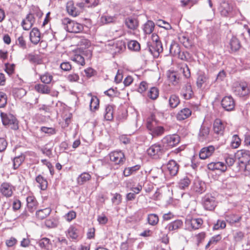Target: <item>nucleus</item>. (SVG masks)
<instances>
[{
    "mask_svg": "<svg viewBox=\"0 0 250 250\" xmlns=\"http://www.w3.org/2000/svg\"><path fill=\"white\" fill-rule=\"evenodd\" d=\"M62 23L64 26L66 31L72 33H79L82 32L84 29L83 25L72 20L68 18H65L62 20Z\"/></svg>",
    "mask_w": 250,
    "mask_h": 250,
    "instance_id": "obj_1",
    "label": "nucleus"
},
{
    "mask_svg": "<svg viewBox=\"0 0 250 250\" xmlns=\"http://www.w3.org/2000/svg\"><path fill=\"white\" fill-rule=\"evenodd\" d=\"M161 144L156 143L151 145L146 150L147 155L152 159L158 160L164 153V149Z\"/></svg>",
    "mask_w": 250,
    "mask_h": 250,
    "instance_id": "obj_2",
    "label": "nucleus"
},
{
    "mask_svg": "<svg viewBox=\"0 0 250 250\" xmlns=\"http://www.w3.org/2000/svg\"><path fill=\"white\" fill-rule=\"evenodd\" d=\"M235 157L238 161L239 170L241 171L243 166H245L250 161V151L245 149L237 150L235 154Z\"/></svg>",
    "mask_w": 250,
    "mask_h": 250,
    "instance_id": "obj_3",
    "label": "nucleus"
},
{
    "mask_svg": "<svg viewBox=\"0 0 250 250\" xmlns=\"http://www.w3.org/2000/svg\"><path fill=\"white\" fill-rule=\"evenodd\" d=\"M218 9L222 16L232 17L234 15L233 6L228 0H222Z\"/></svg>",
    "mask_w": 250,
    "mask_h": 250,
    "instance_id": "obj_4",
    "label": "nucleus"
},
{
    "mask_svg": "<svg viewBox=\"0 0 250 250\" xmlns=\"http://www.w3.org/2000/svg\"><path fill=\"white\" fill-rule=\"evenodd\" d=\"M234 92L240 97L248 96L250 94V85L246 82H241L236 85Z\"/></svg>",
    "mask_w": 250,
    "mask_h": 250,
    "instance_id": "obj_5",
    "label": "nucleus"
},
{
    "mask_svg": "<svg viewBox=\"0 0 250 250\" xmlns=\"http://www.w3.org/2000/svg\"><path fill=\"white\" fill-rule=\"evenodd\" d=\"M163 144V146L167 148H171L177 145L180 141V137L176 134L171 135H167L165 136L162 140Z\"/></svg>",
    "mask_w": 250,
    "mask_h": 250,
    "instance_id": "obj_6",
    "label": "nucleus"
},
{
    "mask_svg": "<svg viewBox=\"0 0 250 250\" xmlns=\"http://www.w3.org/2000/svg\"><path fill=\"white\" fill-rule=\"evenodd\" d=\"M148 51L154 57L157 58L163 51L162 42H147V47L145 49Z\"/></svg>",
    "mask_w": 250,
    "mask_h": 250,
    "instance_id": "obj_7",
    "label": "nucleus"
},
{
    "mask_svg": "<svg viewBox=\"0 0 250 250\" xmlns=\"http://www.w3.org/2000/svg\"><path fill=\"white\" fill-rule=\"evenodd\" d=\"M203 205L206 210H212L217 206V202L214 197L211 194L205 195L202 200Z\"/></svg>",
    "mask_w": 250,
    "mask_h": 250,
    "instance_id": "obj_8",
    "label": "nucleus"
},
{
    "mask_svg": "<svg viewBox=\"0 0 250 250\" xmlns=\"http://www.w3.org/2000/svg\"><path fill=\"white\" fill-rule=\"evenodd\" d=\"M221 105L226 111L233 110L235 107V102L231 96H225L221 101Z\"/></svg>",
    "mask_w": 250,
    "mask_h": 250,
    "instance_id": "obj_9",
    "label": "nucleus"
},
{
    "mask_svg": "<svg viewBox=\"0 0 250 250\" xmlns=\"http://www.w3.org/2000/svg\"><path fill=\"white\" fill-rule=\"evenodd\" d=\"M14 187L9 183L3 182L0 187V192L2 195L6 197L12 196Z\"/></svg>",
    "mask_w": 250,
    "mask_h": 250,
    "instance_id": "obj_10",
    "label": "nucleus"
},
{
    "mask_svg": "<svg viewBox=\"0 0 250 250\" xmlns=\"http://www.w3.org/2000/svg\"><path fill=\"white\" fill-rule=\"evenodd\" d=\"M35 21L34 17L31 14L27 15L25 19H23L21 23V25L23 30H29L33 25Z\"/></svg>",
    "mask_w": 250,
    "mask_h": 250,
    "instance_id": "obj_11",
    "label": "nucleus"
},
{
    "mask_svg": "<svg viewBox=\"0 0 250 250\" xmlns=\"http://www.w3.org/2000/svg\"><path fill=\"white\" fill-rule=\"evenodd\" d=\"M167 168L169 174L172 176H175L179 169V165L173 160H170L167 164Z\"/></svg>",
    "mask_w": 250,
    "mask_h": 250,
    "instance_id": "obj_12",
    "label": "nucleus"
},
{
    "mask_svg": "<svg viewBox=\"0 0 250 250\" xmlns=\"http://www.w3.org/2000/svg\"><path fill=\"white\" fill-rule=\"evenodd\" d=\"M66 235L68 238L73 240H77L79 236V230L76 226L70 225L65 232Z\"/></svg>",
    "mask_w": 250,
    "mask_h": 250,
    "instance_id": "obj_13",
    "label": "nucleus"
},
{
    "mask_svg": "<svg viewBox=\"0 0 250 250\" xmlns=\"http://www.w3.org/2000/svg\"><path fill=\"white\" fill-rule=\"evenodd\" d=\"M225 124L219 119H216L213 123V131L215 133L223 135L225 128Z\"/></svg>",
    "mask_w": 250,
    "mask_h": 250,
    "instance_id": "obj_14",
    "label": "nucleus"
},
{
    "mask_svg": "<svg viewBox=\"0 0 250 250\" xmlns=\"http://www.w3.org/2000/svg\"><path fill=\"white\" fill-rule=\"evenodd\" d=\"M215 149L213 146L210 145L202 148L199 152V157L201 159H206L213 153Z\"/></svg>",
    "mask_w": 250,
    "mask_h": 250,
    "instance_id": "obj_15",
    "label": "nucleus"
},
{
    "mask_svg": "<svg viewBox=\"0 0 250 250\" xmlns=\"http://www.w3.org/2000/svg\"><path fill=\"white\" fill-rule=\"evenodd\" d=\"M66 8L68 14L74 17L79 16L81 13V10L75 6L74 2L72 0L67 2Z\"/></svg>",
    "mask_w": 250,
    "mask_h": 250,
    "instance_id": "obj_16",
    "label": "nucleus"
},
{
    "mask_svg": "<svg viewBox=\"0 0 250 250\" xmlns=\"http://www.w3.org/2000/svg\"><path fill=\"white\" fill-rule=\"evenodd\" d=\"M27 208L31 212H34L38 208L39 203L35 197L33 195H30L26 198Z\"/></svg>",
    "mask_w": 250,
    "mask_h": 250,
    "instance_id": "obj_17",
    "label": "nucleus"
},
{
    "mask_svg": "<svg viewBox=\"0 0 250 250\" xmlns=\"http://www.w3.org/2000/svg\"><path fill=\"white\" fill-rule=\"evenodd\" d=\"M208 167L209 170H218L221 172H225L227 169L226 165L222 162H211L208 165Z\"/></svg>",
    "mask_w": 250,
    "mask_h": 250,
    "instance_id": "obj_18",
    "label": "nucleus"
},
{
    "mask_svg": "<svg viewBox=\"0 0 250 250\" xmlns=\"http://www.w3.org/2000/svg\"><path fill=\"white\" fill-rule=\"evenodd\" d=\"M29 38L30 42L34 45H37L41 40L40 30L37 28H33L30 32Z\"/></svg>",
    "mask_w": 250,
    "mask_h": 250,
    "instance_id": "obj_19",
    "label": "nucleus"
},
{
    "mask_svg": "<svg viewBox=\"0 0 250 250\" xmlns=\"http://www.w3.org/2000/svg\"><path fill=\"white\" fill-rule=\"evenodd\" d=\"M241 45L240 41L236 37L233 36L229 42V52H235L239 50Z\"/></svg>",
    "mask_w": 250,
    "mask_h": 250,
    "instance_id": "obj_20",
    "label": "nucleus"
},
{
    "mask_svg": "<svg viewBox=\"0 0 250 250\" xmlns=\"http://www.w3.org/2000/svg\"><path fill=\"white\" fill-rule=\"evenodd\" d=\"M209 77L208 75L203 72H199L197 74L196 85L198 88L202 87L204 84H207L208 83Z\"/></svg>",
    "mask_w": 250,
    "mask_h": 250,
    "instance_id": "obj_21",
    "label": "nucleus"
},
{
    "mask_svg": "<svg viewBox=\"0 0 250 250\" xmlns=\"http://www.w3.org/2000/svg\"><path fill=\"white\" fill-rule=\"evenodd\" d=\"M183 225V221L181 220L178 219L169 223L166 226H165L163 229L167 230V232H168L171 231L177 230L180 229L182 228Z\"/></svg>",
    "mask_w": 250,
    "mask_h": 250,
    "instance_id": "obj_22",
    "label": "nucleus"
},
{
    "mask_svg": "<svg viewBox=\"0 0 250 250\" xmlns=\"http://www.w3.org/2000/svg\"><path fill=\"white\" fill-rule=\"evenodd\" d=\"M210 129L208 127L202 125L198 134V139L201 142H204L208 139Z\"/></svg>",
    "mask_w": 250,
    "mask_h": 250,
    "instance_id": "obj_23",
    "label": "nucleus"
},
{
    "mask_svg": "<svg viewBox=\"0 0 250 250\" xmlns=\"http://www.w3.org/2000/svg\"><path fill=\"white\" fill-rule=\"evenodd\" d=\"M124 157V153L121 151H113L109 154L110 160L116 164H119L123 162Z\"/></svg>",
    "mask_w": 250,
    "mask_h": 250,
    "instance_id": "obj_24",
    "label": "nucleus"
},
{
    "mask_svg": "<svg viewBox=\"0 0 250 250\" xmlns=\"http://www.w3.org/2000/svg\"><path fill=\"white\" fill-rule=\"evenodd\" d=\"M139 26V21L135 16H130L126 19V27L128 29H137Z\"/></svg>",
    "mask_w": 250,
    "mask_h": 250,
    "instance_id": "obj_25",
    "label": "nucleus"
},
{
    "mask_svg": "<svg viewBox=\"0 0 250 250\" xmlns=\"http://www.w3.org/2000/svg\"><path fill=\"white\" fill-rule=\"evenodd\" d=\"M2 123L4 125H10L14 124L16 121L15 117L11 114H6L3 112L0 113Z\"/></svg>",
    "mask_w": 250,
    "mask_h": 250,
    "instance_id": "obj_26",
    "label": "nucleus"
},
{
    "mask_svg": "<svg viewBox=\"0 0 250 250\" xmlns=\"http://www.w3.org/2000/svg\"><path fill=\"white\" fill-rule=\"evenodd\" d=\"M92 176L89 173L83 172L79 175L77 178V183L79 186H82L89 182L91 179Z\"/></svg>",
    "mask_w": 250,
    "mask_h": 250,
    "instance_id": "obj_27",
    "label": "nucleus"
},
{
    "mask_svg": "<svg viewBox=\"0 0 250 250\" xmlns=\"http://www.w3.org/2000/svg\"><path fill=\"white\" fill-rule=\"evenodd\" d=\"M168 81L173 85H176L179 83L180 79L178 73L173 71L168 70L167 72Z\"/></svg>",
    "mask_w": 250,
    "mask_h": 250,
    "instance_id": "obj_28",
    "label": "nucleus"
},
{
    "mask_svg": "<svg viewBox=\"0 0 250 250\" xmlns=\"http://www.w3.org/2000/svg\"><path fill=\"white\" fill-rule=\"evenodd\" d=\"M127 41V45L128 50L132 52H139L141 49L140 44L135 40L126 38Z\"/></svg>",
    "mask_w": 250,
    "mask_h": 250,
    "instance_id": "obj_29",
    "label": "nucleus"
},
{
    "mask_svg": "<svg viewBox=\"0 0 250 250\" xmlns=\"http://www.w3.org/2000/svg\"><path fill=\"white\" fill-rule=\"evenodd\" d=\"M126 187L136 193H139L142 189V186L139 184L136 186V183L133 180H128L126 182Z\"/></svg>",
    "mask_w": 250,
    "mask_h": 250,
    "instance_id": "obj_30",
    "label": "nucleus"
},
{
    "mask_svg": "<svg viewBox=\"0 0 250 250\" xmlns=\"http://www.w3.org/2000/svg\"><path fill=\"white\" fill-rule=\"evenodd\" d=\"M178 39L180 42L182 43L186 48H190L193 44L192 40L190 39L187 34H183L180 35Z\"/></svg>",
    "mask_w": 250,
    "mask_h": 250,
    "instance_id": "obj_31",
    "label": "nucleus"
},
{
    "mask_svg": "<svg viewBox=\"0 0 250 250\" xmlns=\"http://www.w3.org/2000/svg\"><path fill=\"white\" fill-rule=\"evenodd\" d=\"M34 89L37 92L42 94H50L51 92V88L44 83L36 84Z\"/></svg>",
    "mask_w": 250,
    "mask_h": 250,
    "instance_id": "obj_32",
    "label": "nucleus"
},
{
    "mask_svg": "<svg viewBox=\"0 0 250 250\" xmlns=\"http://www.w3.org/2000/svg\"><path fill=\"white\" fill-rule=\"evenodd\" d=\"M191 115V110L188 108H184L178 112L176 118L178 121H183L188 118Z\"/></svg>",
    "mask_w": 250,
    "mask_h": 250,
    "instance_id": "obj_33",
    "label": "nucleus"
},
{
    "mask_svg": "<svg viewBox=\"0 0 250 250\" xmlns=\"http://www.w3.org/2000/svg\"><path fill=\"white\" fill-rule=\"evenodd\" d=\"M193 95L192 87L189 83L186 84L182 89V96L186 100L191 99Z\"/></svg>",
    "mask_w": 250,
    "mask_h": 250,
    "instance_id": "obj_34",
    "label": "nucleus"
},
{
    "mask_svg": "<svg viewBox=\"0 0 250 250\" xmlns=\"http://www.w3.org/2000/svg\"><path fill=\"white\" fill-rule=\"evenodd\" d=\"M50 208H46L37 210L36 212V216L39 220H43L46 218L51 212Z\"/></svg>",
    "mask_w": 250,
    "mask_h": 250,
    "instance_id": "obj_35",
    "label": "nucleus"
},
{
    "mask_svg": "<svg viewBox=\"0 0 250 250\" xmlns=\"http://www.w3.org/2000/svg\"><path fill=\"white\" fill-rule=\"evenodd\" d=\"M158 125V121L155 118L154 114H151L150 117L147 119L146 121V127L150 131L155 127Z\"/></svg>",
    "mask_w": 250,
    "mask_h": 250,
    "instance_id": "obj_36",
    "label": "nucleus"
},
{
    "mask_svg": "<svg viewBox=\"0 0 250 250\" xmlns=\"http://www.w3.org/2000/svg\"><path fill=\"white\" fill-rule=\"evenodd\" d=\"M91 97L90 103V109L91 111H94L99 107V100L96 96H93L91 93L88 95Z\"/></svg>",
    "mask_w": 250,
    "mask_h": 250,
    "instance_id": "obj_37",
    "label": "nucleus"
},
{
    "mask_svg": "<svg viewBox=\"0 0 250 250\" xmlns=\"http://www.w3.org/2000/svg\"><path fill=\"white\" fill-rule=\"evenodd\" d=\"M155 24L151 20H148L143 25V31L146 34H150L154 30Z\"/></svg>",
    "mask_w": 250,
    "mask_h": 250,
    "instance_id": "obj_38",
    "label": "nucleus"
},
{
    "mask_svg": "<svg viewBox=\"0 0 250 250\" xmlns=\"http://www.w3.org/2000/svg\"><path fill=\"white\" fill-rule=\"evenodd\" d=\"M27 58L30 62L37 64H42L43 62L42 58L38 54H29Z\"/></svg>",
    "mask_w": 250,
    "mask_h": 250,
    "instance_id": "obj_39",
    "label": "nucleus"
},
{
    "mask_svg": "<svg viewBox=\"0 0 250 250\" xmlns=\"http://www.w3.org/2000/svg\"><path fill=\"white\" fill-rule=\"evenodd\" d=\"M36 182L39 184V188L43 190H46L48 187V182L41 175H39L36 178Z\"/></svg>",
    "mask_w": 250,
    "mask_h": 250,
    "instance_id": "obj_40",
    "label": "nucleus"
},
{
    "mask_svg": "<svg viewBox=\"0 0 250 250\" xmlns=\"http://www.w3.org/2000/svg\"><path fill=\"white\" fill-rule=\"evenodd\" d=\"M190 222L192 229H197L201 228L203 224V220L201 218H193L190 220Z\"/></svg>",
    "mask_w": 250,
    "mask_h": 250,
    "instance_id": "obj_41",
    "label": "nucleus"
},
{
    "mask_svg": "<svg viewBox=\"0 0 250 250\" xmlns=\"http://www.w3.org/2000/svg\"><path fill=\"white\" fill-rule=\"evenodd\" d=\"M169 105L172 108L176 107L180 103V100L178 96L171 95L168 100Z\"/></svg>",
    "mask_w": 250,
    "mask_h": 250,
    "instance_id": "obj_42",
    "label": "nucleus"
},
{
    "mask_svg": "<svg viewBox=\"0 0 250 250\" xmlns=\"http://www.w3.org/2000/svg\"><path fill=\"white\" fill-rule=\"evenodd\" d=\"M39 246L42 249L48 250L51 245L50 240L46 237L41 239L38 242Z\"/></svg>",
    "mask_w": 250,
    "mask_h": 250,
    "instance_id": "obj_43",
    "label": "nucleus"
},
{
    "mask_svg": "<svg viewBox=\"0 0 250 250\" xmlns=\"http://www.w3.org/2000/svg\"><path fill=\"white\" fill-rule=\"evenodd\" d=\"M104 119L107 121H111L113 119V108L110 105H108L105 108Z\"/></svg>",
    "mask_w": 250,
    "mask_h": 250,
    "instance_id": "obj_44",
    "label": "nucleus"
},
{
    "mask_svg": "<svg viewBox=\"0 0 250 250\" xmlns=\"http://www.w3.org/2000/svg\"><path fill=\"white\" fill-rule=\"evenodd\" d=\"M181 49L179 45L174 42H172L169 48V52L171 54L174 56L177 57Z\"/></svg>",
    "mask_w": 250,
    "mask_h": 250,
    "instance_id": "obj_45",
    "label": "nucleus"
},
{
    "mask_svg": "<svg viewBox=\"0 0 250 250\" xmlns=\"http://www.w3.org/2000/svg\"><path fill=\"white\" fill-rule=\"evenodd\" d=\"M191 183L190 179L187 176L184 177L179 182V187L181 189H185L188 188Z\"/></svg>",
    "mask_w": 250,
    "mask_h": 250,
    "instance_id": "obj_46",
    "label": "nucleus"
},
{
    "mask_svg": "<svg viewBox=\"0 0 250 250\" xmlns=\"http://www.w3.org/2000/svg\"><path fill=\"white\" fill-rule=\"evenodd\" d=\"M53 76L49 72H45L40 77L41 82L44 84H49L53 80Z\"/></svg>",
    "mask_w": 250,
    "mask_h": 250,
    "instance_id": "obj_47",
    "label": "nucleus"
},
{
    "mask_svg": "<svg viewBox=\"0 0 250 250\" xmlns=\"http://www.w3.org/2000/svg\"><path fill=\"white\" fill-rule=\"evenodd\" d=\"M148 223L151 226L156 225L159 222V217L156 214L151 213L148 215L147 217Z\"/></svg>",
    "mask_w": 250,
    "mask_h": 250,
    "instance_id": "obj_48",
    "label": "nucleus"
},
{
    "mask_svg": "<svg viewBox=\"0 0 250 250\" xmlns=\"http://www.w3.org/2000/svg\"><path fill=\"white\" fill-rule=\"evenodd\" d=\"M71 60L82 66H84L85 64L84 58L80 54H74V56L71 57Z\"/></svg>",
    "mask_w": 250,
    "mask_h": 250,
    "instance_id": "obj_49",
    "label": "nucleus"
},
{
    "mask_svg": "<svg viewBox=\"0 0 250 250\" xmlns=\"http://www.w3.org/2000/svg\"><path fill=\"white\" fill-rule=\"evenodd\" d=\"M165 131V129L163 126L157 125L150 131V133L154 137L159 136L163 134Z\"/></svg>",
    "mask_w": 250,
    "mask_h": 250,
    "instance_id": "obj_50",
    "label": "nucleus"
},
{
    "mask_svg": "<svg viewBox=\"0 0 250 250\" xmlns=\"http://www.w3.org/2000/svg\"><path fill=\"white\" fill-rule=\"evenodd\" d=\"M147 96L152 100L156 99L159 96L158 89L156 87H151L148 93Z\"/></svg>",
    "mask_w": 250,
    "mask_h": 250,
    "instance_id": "obj_51",
    "label": "nucleus"
},
{
    "mask_svg": "<svg viewBox=\"0 0 250 250\" xmlns=\"http://www.w3.org/2000/svg\"><path fill=\"white\" fill-rule=\"evenodd\" d=\"M66 79L69 83H77L80 80V76L78 73H72L66 76Z\"/></svg>",
    "mask_w": 250,
    "mask_h": 250,
    "instance_id": "obj_52",
    "label": "nucleus"
},
{
    "mask_svg": "<svg viewBox=\"0 0 250 250\" xmlns=\"http://www.w3.org/2000/svg\"><path fill=\"white\" fill-rule=\"evenodd\" d=\"M13 93L15 97H17V98L20 99L24 95H25L26 91L24 89L22 88H15L14 90Z\"/></svg>",
    "mask_w": 250,
    "mask_h": 250,
    "instance_id": "obj_53",
    "label": "nucleus"
},
{
    "mask_svg": "<svg viewBox=\"0 0 250 250\" xmlns=\"http://www.w3.org/2000/svg\"><path fill=\"white\" fill-rule=\"evenodd\" d=\"M241 144V140L237 135H234L231 142V146L233 148H236Z\"/></svg>",
    "mask_w": 250,
    "mask_h": 250,
    "instance_id": "obj_54",
    "label": "nucleus"
},
{
    "mask_svg": "<svg viewBox=\"0 0 250 250\" xmlns=\"http://www.w3.org/2000/svg\"><path fill=\"white\" fill-rule=\"evenodd\" d=\"M140 166L139 165H136L134 166L128 167L126 168V177L130 175L131 174H134L136 173L138 170L140 168Z\"/></svg>",
    "mask_w": 250,
    "mask_h": 250,
    "instance_id": "obj_55",
    "label": "nucleus"
},
{
    "mask_svg": "<svg viewBox=\"0 0 250 250\" xmlns=\"http://www.w3.org/2000/svg\"><path fill=\"white\" fill-rule=\"evenodd\" d=\"M226 227V222L222 220H218L213 227V230H218L220 229H224Z\"/></svg>",
    "mask_w": 250,
    "mask_h": 250,
    "instance_id": "obj_56",
    "label": "nucleus"
},
{
    "mask_svg": "<svg viewBox=\"0 0 250 250\" xmlns=\"http://www.w3.org/2000/svg\"><path fill=\"white\" fill-rule=\"evenodd\" d=\"M41 131L49 135H54L56 133V129L54 127H47L46 126H42L41 128Z\"/></svg>",
    "mask_w": 250,
    "mask_h": 250,
    "instance_id": "obj_57",
    "label": "nucleus"
},
{
    "mask_svg": "<svg viewBox=\"0 0 250 250\" xmlns=\"http://www.w3.org/2000/svg\"><path fill=\"white\" fill-rule=\"evenodd\" d=\"M197 1L196 0H181V6L182 7L188 6L189 8L194 4H196Z\"/></svg>",
    "mask_w": 250,
    "mask_h": 250,
    "instance_id": "obj_58",
    "label": "nucleus"
},
{
    "mask_svg": "<svg viewBox=\"0 0 250 250\" xmlns=\"http://www.w3.org/2000/svg\"><path fill=\"white\" fill-rule=\"evenodd\" d=\"M167 231L166 232L162 229L160 230L159 234V237L161 238L162 242L166 244L169 242V238L167 236Z\"/></svg>",
    "mask_w": 250,
    "mask_h": 250,
    "instance_id": "obj_59",
    "label": "nucleus"
},
{
    "mask_svg": "<svg viewBox=\"0 0 250 250\" xmlns=\"http://www.w3.org/2000/svg\"><path fill=\"white\" fill-rule=\"evenodd\" d=\"M76 212L74 210H71L65 214L64 217L67 222H70L72 220L76 218Z\"/></svg>",
    "mask_w": 250,
    "mask_h": 250,
    "instance_id": "obj_60",
    "label": "nucleus"
},
{
    "mask_svg": "<svg viewBox=\"0 0 250 250\" xmlns=\"http://www.w3.org/2000/svg\"><path fill=\"white\" fill-rule=\"evenodd\" d=\"M7 97L3 92H0V108L5 107L7 104Z\"/></svg>",
    "mask_w": 250,
    "mask_h": 250,
    "instance_id": "obj_61",
    "label": "nucleus"
},
{
    "mask_svg": "<svg viewBox=\"0 0 250 250\" xmlns=\"http://www.w3.org/2000/svg\"><path fill=\"white\" fill-rule=\"evenodd\" d=\"M100 21L102 24H105L113 22L114 18L112 16L104 15L101 17Z\"/></svg>",
    "mask_w": 250,
    "mask_h": 250,
    "instance_id": "obj_62",
    "label": "nucleus"
},
{
    "mask_svg": "<svg viewBox=\"0 0 250 250\" xmlns=\"http://www.w3.org/2000/svg\"><path fill=\"white\" fill-rule=\"evenodd\" d=\"M29 14H32L33 16L34 15H35L39 18H41L43 15V13L42 11L37 6H33L30 13Z\"/></svg>",
    "mask_w": 250,
    "mask_h": 250,
    "instance_id": "obj_63",
    "label": "nucleus"
},
{
    "mask_svg": "<svg viewBox=\"0 0 250 250\" xmlns=\"http://www.w3.org/2000/svg\"><path fill=\"white\" fill-rule=\"evenodd\" d=\"M45 224L48 228H53L58 226V222L54 219H49L45 221Z\"/></svg>",
    "mask_w": 250,
    "mask_h": 250,
    "instance_id": "obj_64",
    "label": "nucleus"
}]
</instances>
